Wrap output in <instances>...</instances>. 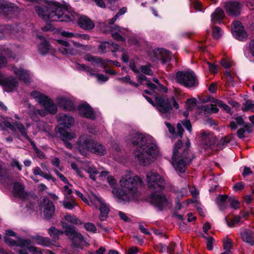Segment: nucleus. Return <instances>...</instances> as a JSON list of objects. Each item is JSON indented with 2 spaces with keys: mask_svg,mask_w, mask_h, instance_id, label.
<instances>
[{
  "mask_svg": "<svg viewBox=\"0 0 254 254\" xmlns=\"http://www.w3.org/2000/svg\"><path fill=\"white\" fill-rule=\"evenodd\" d=\"M9 195L15 198H20L23 200H26L29 196L27 191H10Z\"/></svg>",
  "mask_w": 254,
  "mask_h": 254,
  "instance_id": "obj_43",
  "label": "nucleus"
},
{
  "mask_svg": "<svg viewBox=\"0 0 254 254\" xmlns=\"http://www.w3.org/2000/svg\"><path fill=\"white\" fill-rule=\"evenodd\" d=\"M33 241H34L38 245L46 247H49L52 245L57 247H60V245L59 244H53L49 238L42 237L39 235H36L34 237H33Z\"/></svg>",
  "mask_w": 254,
  "mask_h": 254,
  "instance_id": "obj_33",
  "label": "nucleus"
},
{
  "mask_svg": "<svg viewBox=\"0 0 254 254\" xmlns=\"http://www.w3.org/2000/svg\"><path fill=\"white\" fill-rule=\"evenodd\" d=\"M126 140L136 147L133 155L141 165L150 164L158 155L159 149L156 142L154 138L148 134L133 133L126 137Z\"/></svg>",
  "mask_w": 254,
  "mask_h": 254,
  "instance_id": "obj_1",
  "label": "nucleus"
},
{
  "mask_svg": "<svg viewBox=\"0 0 254 254\" xmlns=\"http://www.w3.org/2000/svg\"><path fill=\"white\" fill-rule=\"evenodd\" d=\"M146 177L147 185L150 189H164L165 181L157 173L152 171L148 172Z\"/></svg>",
  "mask_w": 254,
  "mask_h": 254,
  "instance_id": "obj_11",
  "label": "nucleus"
},
{
  "mask_svg": "<svg viewBox=\"0 0 254 254\" xmlns=\"http://www.w3.org/2000/svg\"><path fill=\"white\" fill-rule=\"evenodd\" d=\"M229 203L232 208L238 209L240 207V203L235 197H230L229 198Z\"/></svg>",
  "mask_w": 254,
  "mask_h": 254,
  "instance_id": "obj_51",
  "label": "nucleus"
},
{
  "mask_svg": "<svg viewBox=\"0 0 254 254\" xmlns=\"http://www.w3.org/2000/svg\"><path fill=\"white\" fill-rule=\"evenodd\" d=\"M57 42L61 46V47L59 48V51L63 55L75 54L73 49L70 48V44L68 42L63 40H58Z\"/></svg>",
  "mask_w": 254,
  "mask_h": 254,
  "instance_id": "obj_31",
  "label": "nucleus"
},
{
  "mask_svg": "<svg viewBox=\"0 0 254 254\" xmlns=\"http://www.w3.org/2000/svg\"><path fill=\"white\" fill-rule=\"evenodd\" d=\"M59 133L62 137V140L64 142L65 146L69 149L72 148V144L68 142V140H71L76 137V135L73 132H69L62 127L59 128Z\"/></svg>",
  "mask_w": 254,
  "mask_h": 254,
  "instance_id": "obj_24",
  "label": "nucleus"
},
{
  "mask_svg": "<svg viewBox=\"0 0 254 254\" xmlns=\"http://www.w3.org/2000/svg\"><path fill=\"white\" fill-rule=\"evenodd\" d=\"M92 64L94 66H98L105 68L107 65V60H102L99 57H95Z\"/></svg>",
  "mask_w": 254,
  "mask_h": 254,
  "instance_id": "obj_47",
  "label": "nucleus"
},
{
  "mask_svg": "<svg viewBox=\"0 0 254 254\" xmlns=\"http://www.w3.org/2000/svg\"><path fill=\"white\" fill-rule=\"evenodd\" d=\"M73 191H67L64 194V198L62 203L64 207L67 209H72L77 205L76 202L75 201L74 198L72 195Z\"/></svg>",
  "mask_w": 254,
  "mask_h": 254,
  "instance_id": "obj_25",
  "label": "nucleus"
},
{
  "mask_svg": "<svg viewBox=\"0 0 254 254\" xmlns=\"http://www.w3.org/2000/svg\"><path fill=\"white\" fill-rule=\"evenodd\" d=\"M156 107L161 116L167 119L172 115V105L175 109H178L179 105L174 97L167 98L165 97L157 96L155 98Z\"/></svg>",
  "mask_w": 254,
  "mask_h": 254,
  "instance_id": "obj_5",
  "label": "nucleus"
},
{
  "mask_svg": "<svg viewBox=\"0 0 254 254\" xmlns=\"http://www.w3.org/2000/svg\"><path fill=\"white\" fill-rule=\"evenodd\" d=\"M201 140L204 148L208 149L214 145L215 142V137L210 132L206 130H201Z\"/></svg>",
  "mask_w": 254,
  "mask_h": 254,
  "instance_id": "obj_19",
  "label": "nucleus"
},
{
  "mask_svg": "<svg viewBox=\"0 0 254 254\" xmlns=\"http://www.w3.org/2000/svg\"><path fill=\"white\" fill-rule=\"evenodd\" d=\"M224 250H231L232 249V242L230 239H227L224 242Z\"/></svg>",
  "mask_w": 254,
  "mask_h": 254,
  "instance_id": "obj_63",
  "label": "nucleus"
},
{
  "mask_svg": "<svg viewBox=\"0 0 254 254\" xmlns=\"http://www.w3.org/2000/svg\"><path fill=\"white\" fill-rule=\"evenodd\" d=\"M224 17L225 13L224 11L220 7H217L211 14V21L213 23L219 22L221 21Z\"/></svg>",
  "mask_w": 254,
  "mask_h": 254,
  "instance_id": "obj_36",
  "label": "nucleus"
},
{
  "mask_svg": "<svg viewBox=\"0 0 254 254\" xmlns=\"http://www.w3.org/2000/svg\"><path fill=\"white\" fill-rule=\"evenodd\" d=\"M229 197L227 195H220L216 199V203L220 210L226 209L229 203Z\"/></svg>",
  "mask_w": 254,
  "mask_h": 254,
  "instance_id": "obj_37",
  "label": "nucleus"
},
{
  "mask_svg": "<svg viewBox=\"0 0 254 254\" xmlns=\"http://www.w3.org/2000/svg\"><path fill=\"white\" fill-rule=\"evenodd\" d=\"M153 54L156 59L161 61L163 64L168 63L171 60L169 52L164 49H155Z\"/></svg>",
  "mask_w": 254,
  "mask_h": 254,
  "instance_id": "obj_23",
  "label": "nucleus"
},
{
  "mask_svg": "<svg viewBox=\"0 0 254 254\" xmlns=\"http://www.w3.org/2000/svg\"><path fill=\"white\" fill-rule=\"evenodd\" d=\"M79 68H81V69H83L85 71H86L87 72H88L89 74L93 75L94 74V70L91 68H90L88 66H86L85 65L82 64H79Z\"/></svg>",
  "mask_w": 254,
  "mask_h": 254,
  "instance_id": "obj_57",
  "label": "nucleus"
},
{
  "mask_svg": "<svg viewBox=\"0 0 254 254\" xmlns=\"http://www.w3.org/2000/svg\"><path fill=\"white\" fill-rule=\"evenodd\" d=\"M119 183L121 187L128 190H135L144 184L141 178L137 176L132 178L129 173L123 175Z\"/></svg>",
  "mask_w": 254,
  "mask_h": 254,
  "instance_id": "obj_7",
  "label": "nucleus"
},
{
  "mask_svg": "<svg viewBox=\"0 0 254 254\" xmlns=\"http://www.w3.org/2000/svg\"><path fill=\"white\" fill-rule=\"evenodd\" d=\"M190 146V142L189 140L187 141L185 145H183L182 141L179 140L175 144L173 157L174 159H179L180 158H185L188 161L192 159V156L189 154V148Z\"/></svg>",
  "mask_w": 254,
  "mask_h": 254,
  "instance_id": "obj_10",
  "label": "nucleus"
},
{
  "mask_svg": "<svg viewBox=\"0 0 254 254\" xmlns=\"http://www.w3.org/2000/svg\"><path fill=\"white\" fill-rule=\"evenodd\" d=\"M92 147V148L91 149L90 151L98 155L102 156L106 153V147L101 144L94 142Z\"/></svg>",
  "mask_w": 254,
  "mask_h": 254,
  "instance_id": "obj_38",
  "label": "nucleus"
},
{
  "mask_svg": "<svg viewBox=\"0 0 254 254\" xmlns=\"http://www.w3.org/2000/svg\"><path fill=\"white\" fill-rule=\"evenodd\" d=\"M75 192L77 196L88 205H93L96 208L99 207L101 213L100 219L102 221L105 220L110 211V207L101 197L93 191H86V195L87 197L81 191H75Z\"/></svg>",
  "mask_w": 254,
  "mask_h": 254,
  "instance_id": "obj_3",
  "label": "nucleus"
},
{
  "mask_svg": "<svg viewBox=\"0 0 254 254\" xmlns=\"http://www.w3.org/2000/svg\"><path fill=\"white\" fill-rule=\"evenodd\" d=\"M241 218L239 216H235L234 217L231 222H229L227 218H225L226 221L227 222V224L229 227H233L236 224H238L240 221Z\"/></svg>",
  "mask_w": 254,
  "mask_h": 254,
  "instance_id": "obj_52",
  "label": "nucleus"
},
{
  "mask_svg": "<svg viewBox=\"0 0 254 254\" xmlns=\"http://www.w3.org/2000/svg\"><path fill=\"white\" fill-rule=\"evenodd\" d=\"M2 84L5 91L11 92L17 89L18 86V81L15 77L9 76L3 80Z\"/></svg>",
  "mask_w": 254,
  "mask_h": 254,
  "instance_id": "obj_20",
  "label": "nucleus"
},
{
  "mask_svg": "<svg viewBox=\"0 0 254 254\" xmlns=\"http://www.w3.org/2000/svg\"><path fill=\"white\" fill-rule=\"evenodd\" d=\"M139 71H141L142 73H144L147 75H152L153 72L150 68V64H148L144 65H141L139 68Z\"/></svg>",
  "mask_w": 254,
  "mask_h": 254,
  "instance_id": "obj_49",
  "label": "nucleus"
},
{
  "mask_svg": "<svg viewBox=\"0 0 254 254\" xmlns=\"http://www.w3.org/2000/svg\"><path fill=\"white\" fill-rule=\"evenodd\" d=\"M41 210L43 212L45 218L49 219L55 214V207L53 203L49 199L44 198L41 205Z\"/></svg>",
  "mask_w": 254,
  "mask_h": 254,
  "instance_id": "obj_13",
  "label": "nucleus"
},
{
  "mask_svg": "<svg viewBox=\"0 0 254 254\" xmlns=\"http://www.w3.org/2000/svg\"><path fill=\"white\" fill-rule=\"evenodd\" d=\"M37 37L41 40L38 45V51L41 55H46L52 50V48L49 42L42 36H37Z\"/></svg>",
  "mask_w": 254,
  "mask_h": 254,
  "instance_id": "obj_27",
  "label": "nucleus"
},
{
  "mask_svg": "<svg viewBox=\"0 0 254 254\" xmlns=\"http://www.w3.org/2000/svg\"><path fill=\"white\" fill-rule=\"evenodd\" d=\"M33 98L42 105L44 110H33V114H38L42 117H44L47 113L55 114L57 112V106L52 100L49 98L42 93L33 91Z\"/></svg>",
  "mask_w": 254,
  "mask_h": 254,
  "instance_id": "obj_4",
  "label": "nucleus"
},
{
  "mask_svg": "<svg viewBox=\"0 0 254 254\" xmlns=\"http://www.w3.org/2000/svg\"><path fill=\"white\" fill-rule=\"evenodd\" d=\"M111 31L113 38L118 40L125 41V39L121 36V34L124 35L127 31V29L117 25L111 26Z\"/></svg>",
  "mask_w": 254,
  "mask_h": 254,
  "instance_id": "obj_29",
  "label": "nucleus"
},
{
  "mask_svg": "<svg viewBox=\"0 0 254 254\" xmlns=\"http://www.w3.org/2000/svg\"><path fill=\"white\" fill-rule=\"evenodd\" d=\"M190 161H188L187 159L183 158H180L179 159H174L173 158L172 164L177 171L184 173L186 171L187 165Z\"/></svg>",
  "mask_w": 254,
  "mask_h": 254,
  "instance_id": "obj_26",
  "label": "nucleus"
},
{
  "mask_svg": "<svg viewBox=\"0 0 254 254\" xmlns=\"http://www.w3.org/2000/svg\"><path fill=\"white\" fill-rule=\"evenodd\" d=\"M16 240H13L11 238L5 237L4 240V242L9 246H17L21 248V249L18 252L19 254H29V252H32V244L30 240L20 237H16Z\"/></svg>",
  "mask_w": 254,
  "mask_h": 254,
  "instance_id": "obj_9",
  "label": "nucleus"
},
{
  "mask_svg": "<svg viewBox=\"0 0 254 254\" xmlns=\"http://www.w3.org/2000/svg\"><path fill=\"white\" fill-rule=\"evenodd\" d=\"M56 102L59 106L64 110L67 111H73L75 110L72 100L65 96L58 97Z\"/></svg>",
  "mask_w": 254,
  "mask_h": 254,
  "instance_id": "obj_16",
  "label": "nucleus"
},
{
  "mask_svg": "<svg viewBox=\"0 0 254 254\" xmlns=\"http://www.w3.org/2000/svg\"><path fill=\"white\" fill-rule=\"evenodd\" d=\"M35 10L38 15L43 19L49 21H71L74 19V16L65 14L67 6L56 1H49L47 6L40 7L35 6Z\"/></svg>",
  "mask_w": 254,
  "mask_h": 254,
  "instance_id": "obj_2",
  "label": "nucleus"
},
{
  "mask_svg": "<svg viewBox=\"0 0 254 254\" xmlns=\"http://www.w3.org/2000/svg\"><path fill=\"white\" fill-rule=\"evenodd\" d=\"M233 188L236 190H240L243 189H248V188L246 187L243 183L239 182L236 183L234 186Z\"/></svg>",
  "mask_w": 254,
  "mask_h": 254,
  "instance_id": "obj_64",
  "label": "nucleus"
},
{
  "mask_svg": "<svg viewBox=\"0 0 254 254\" xmlns=\"http://www.w3.org/2000/svg\"><path fill=\"white\" fill-rule=\"evenodd\" d=\"M114 198L116 200L120 203H125L129 202L130 200V196L129 193L132 191H112ZM137 191H132V192H136Z\"/></svg>",
  "mask_w": 254,
  "mask_h": 254,
  "instance_id": "obj_30",
  "label": "nucleus"
},
{
  "mask_svg": "<svg viewBox=\"0 0 254 254\" xmlns=\"http://www.w3.org/2000/svg\"><path fill=\"white\" fill-rule=\"evenodd\" d=\"M78 23L81 28L85 30L92 29L94 27V23L85 16L78 18Z\"/></svg>",
  "mask_w": 254,
  "mask_h": 254,
  "instance_id": "obj_32",
  "label": "nucleus"
},
{
  "mask_svg": "<svg viewBox=\"0 0 254 254\" xmlns=\"http://www.w3.org/2000/svg\"><path fill=\"white\" fill-rule=\"evenodd\" d=\"M78 110L79 114L84 117L91 120L95 119V114L91 107L87 104H82L78 106Z\"/></svg>",
  "mask_w": 254,
  "mask_h": 254,
  "instance_id": "obj_22",
  "label": "nucleus"
},
{
  "mask_svg": "<svg viewBox=\"0 0 254 254\" xmlns=\"http://www.w3.org/2000/svg\"><path fill=\"white\" fill-rule=\"evenodd\" d=\"M6 57L13 59L15 58V56H12L11 51H9L8 49L6 52L4 51L3 52L1 51V53L0 52V68L6 65L7 64Z\"/></svg>",
  "mask_w": 254,
  "mask_h": 254,
  "instance_id": "obj_40",
  "label": "nucleus"
},
{
  "mask_svg": "<svg viewBox=\"0 0 254 254\" xmlns=\"http://www.w3.org/2000/svg\"><path fill=\"white\" fill-rule=\"evenodd\" d=\"M85 243L83 237H82V241L79 239H73L72 240V248H80L82 249L83 244Z\"/></svg>",
  "mask_w": 254,
  "mask_h": 254,
  "instance_id": "obj_48",
  "label": "nucleus"
},
{
  "mask_svg": "<svg viewBox=\"0 0 254 254\" xmlns=\"http://www.w3.org/2000/svg\"><path fill=\"white\" fill-rule=\"evenodd\" d=\"M245 123L242 116H239L235 118V121H231L230 124V127L232 130H236L237 128V125L240 126H244Z\"/></svg>",
  "mask_w": 254,
  "mask_h": 254,
  "instance_id": "obj_41",
  "label": "nucleus"
},
{
  "mask_svg": "<svg viewBox=\"0 0 254 254\" xmlns=\"http://www.w3.org/2000/svg\"><path fill=\"white\" fill-rule=\"evenodd\" d=\"M18 7L6 0H0V15L8 17L9 14L18 10Z\"/></svg>",
  "mask_w": 254,
  "mask_h": 254,
  "instance_id": "obj_14",
  "label": "nucleus"
},
{
  "mask_svg": "<svg viewBox=\"0 0 254 254\" xmlns=\"http://www.w3.org/2000/svg\"><path fill=\"white\" fill-rule=\"evenodd\" d=\"M243 107L242 108V110L243 111H251L252 112H254V103L251 100L246 101L243 103Z\"/></svg>",
  "mask_w": 254,
  "mask_h": 254,
  "instance_id": "obj_44",
  "label": "nucleus"
},
{
  "mask_svg": "<svg viewBox=\"0 0 254 254\" xmlns=\"http://www.w3.org/2000/svg\"><path fill=\"white\" fill-rule=\"evenodd\" d=\"M16 127L18 129V130L21 133V134L23 135H26V128L24 126L20 123H17L15 125Z\"/></svg>",
  "mask_w": 254,
  "mask_h": 254,
  "instance_id": "obj_62",
  "label": "nucleus"
},
{
  "mask_svg": "<svg viewBox=\"0 0 254 254\" xmlns=\"http://www.w3.org/2000/svg\"><path fill=\"white\" fill-rule=\"evenodd\" d=\"M213 35L216 39L219 38L222 35V31L221 28L218 26L213 27Z\"/></svg>",
  "mask_w": 254,
  "mask_h": 254,
  "instance_id": "obj_53",
  "label": "nucleus"
},
{
  "mask_svg": "<svg viewBox=\"0 0 254 254\" xmlns=\"http://www.w3.org/2000/svg\"><path fill=\"white\" fill-rule=\"evenodd\" d=\"M33 149L34 150L35 153L37 157H38L40 159H43L44 158L45 155L44 153L38 148L36 146L35 144L33 142Z\"/></svg>",
  "mask_w": 254,
  "mask_h": 254,
  "instance_id": "obj_58",
  "label": "nucleus"
},
{
  "mask_svg": "<svg viewBox=\"0 0 254 254\" xmlns=\"http://www.w3.org/2000/svg\"><path fill=\"white\" fill-rule=\"evenodd\" d=\"M48 234L53 239L58 240L59 239L60 236L64 234V232L55 227H51L48 230Z\"/></svg>",
  "mask_w": 254,
  "mask_h": 254,
  "instance_id": "obj_42",
  "label": "nucleus"
},
{
  "mask_svg": "<svg viewBox=\"0 0 254 254\" xmlns=\"http://www.w3.org/2000/svg\"><path fill=\"white\" fill-rule=\"evenodd\" d=\"M34 174L35 175H40L48 180H50L52 178L49 172H43L38 167H36L35 168L34 170Z\"/></svg>",
  "mask_w": 254,
  "mask_h": 254,
  "instance_id": "obj_45",
  "label": "nucleus"
},
{
  "mask_svg": "<svg viewBox=\"0 0 254 254\" xmlns=\"http://www.w3.org/2000/svg\"><path fill=\"white\" fill-rule=\"evenodd\" d=\"M94 141L91 138L90 136L87 135H83L81 136L77 142V148L80 151L82 150L89 151L92 148V146L93 145Z\"/></svg>",
  "mask_w": 254,
  "mask_h": 254,
  "instance_id": "obj_18",
  "label": "nucleus"
},
{
  "mask_svg": "<svg viewBox=\"0 0 254 254\" xmlns=\"http://www.w3.org/2000/svg\"><path fill=\"white\" fill-rule=\"evenodd\" d=\"M12 71L20 79L25 83H29L30 79L29 73L25 69L16 66L12 67Z\"/></svg>",
  "mask_w": 254,
  "mask_h": 254,
  "instance_id": "obj_28",
  "label": "nucleus"
},
{
  "mask_svg": "<svg viewBox=\"0 0 254 254\" xmlns=\"http://www.w3.org/2000/svg\"><path fill=\"white\" fill-rule=\"evenodd\" d=\"M242 5L238 1H230L227 2L224 6L227 13L231 16H237L240 14Z\"/></svg>",
  "mask_w": 254,
  "mask_h": 254,
  "instance_id": "obj_17",
  "label": "nucleus"
},
{
  "mask_svg": "<svg viewBox=\"0 0 254 254\" xmlns=\"http://www.w3.org/2000/svg\"><path fill=\"white\" fill-rule=\"evenodd\" d=\"M111 46V43L108 42H104L101 43L99 49L100 51L103 53H105L108 49H110V47Z\"/></svg>",
  "mask_w": 254,
  "mask_h": 254,
  "instance_id": "obj_56",
  "label": "nucleus"
},
{
  "mask_svg": "<svg viewBox=\"0 0 254 254\" xmlns=\"http://www.w3.org/2000/svg\"><path fill=\"white\" fill-rule=\"evenodd\" d=\"M83 169L89 174L91 179L95 181L96 176L99 173L95 167L93 166L90 163L87 162L83 166Z\"/></svg>",
  "mask_w": 254,
  "mask_h": 254,
  "instance_id": "obj_35",
  "label": "nucleus"
},
{
  "mask_svg": "<svg viewBox=\"0 0 254 254\" xmlns=\"http://www.w3.org/2000/svg\"><path fill=\"white\" fill-rule=\"evenodd\" d=\"M232 32L233 36L239 40L243 41L245 40L247 36L244 27L239 21H235L233 22Z\"/></svg>",
  "mask_w": 254,
  "mask_h": 254,
  "instance_id": "obj_15",
  "label": "nucleus"
},
{
  "mask_svg": "<svg viewBox=\"0 0 254 254\" xmlns=\"http://www.w3.org/2000/svg\"><path fill=\"white\" fill-rule=\"evenodd\" d=\"M149 201L152 205L161 211L171 207V201L161 191H153L149 197Z\"/></svg>",
  "mask_w": 254,
  "mask_h": 254,
  "instance_id": "obj_8",
  "label": "nucleus"
},
{
  "mask_svg": "<svg viewBox=\"0 0 254 254\" xmlns=\"http://www.w3.org/2000/svg\"><path fill=\"white\" fill-rule=\"evenodd\" d=\"M76 35L77 33H72V32H69L67 31H62L61 32V35L63 37H65L66 38H76Z\"/></svg>",
  "mask_w": 254,
  "mask_h": 254,
  "instance_id": "obj_60",
  "label": "nucleus"
},
{
  "mask_svg": "<svg viewBox=\"0 0 254 254\" xmlns=\"http://www.w3.org/2000/svg\"><path fill=\"white\" fill-rule=\"evenodd\" d=\"M183 125L186 127V128L190 132L191 131V125L190 120H185L182 122Z\"/></svg>",
  "mask_w": 254,
  "mask_h": 254,
  "instance_id": "obj_61",
  "label": "nucleus"
},
{
  "mask_svg": "<svg viewBox=\"0 0 254 254\" xmlns=\"http://www.w3.org/2000/svg\"><path fill=\"white\" fill-rule=\"evenodd\" d=\"M63 227L65 229L64 234L68 236L71 240L73 239H79L82 241V235L77 232L74 227H71L66 223L63 222L62 223Z\"/></svg>",
  "mask_w": 254,
  "mask_h": 254,
  "instance_id": "obj_21",
  "label": "nucleus"
},
{
  "mask_svg": "<svg viewBox=\"0 0 254 254\" xmlns=\"http://www.w3.org/2000/svg\"><path fill=\"white\" fill-rule=\"evenodd\" d=\"M213 104H207L200 107V109L206 113H216L218 112L219 109L216 106H219L223 108L227 113H230V108L227 105L223 103L222 101L214 99Z\"/></svg>",
  "mask_w": 254,
  "mask_h": 254,
  "instance_id": "obj_12",
  "label": "nucleus"
},
{
  "mask_svg": "<svg viewBox=\"0 0 254 254\" xmlns=\"http://www.w3.org/2000/svg\"><path fill=\"white\" fill-rule=\"evenodd\" d=\"M85 229L89 232L95 233L96 231V228L95 225L92 223H86L84 224Z\"/></svg>",
  "mask_w": 254,
  "mask_h": 254,
  "instance_id": "obj_54",
  "label": "nucleus"
},
{
  "mask_svg": "<svg viewBox=\"0 0 254 254\" xmlns=\"http://www.w3.org/2000/svg\"><path fill=\"white\" fill-rule=\"evenodd\" d=\"M254 233L250 230H245L241 233L242 239L243 241L253 246L254 245Z\"/></svg>",
  "mask_w": 254,
  "mask_h": 254,
  "instance_id": "obj_39",
  "label": "nucleus"
},
{
  "mask_svg": "<svg viewBox=\"0 0 254 254\" xmlns=\"http://www.w3.org/2000/svg\"><path fill=\"white\" fill-rule=\"evenodd\" d=\"M61 125L66 128H70L74 122V118L68 115H61L58 119Z\"/></svg>",
  "mask_w": 254,
  "mask_h": 254,
  "instance_id": "obj_34",
  "label": "nucleus"
},
{
  "mask_svg": "<svg viewBox=\"0 0 254 254\" xmlns=\"http://www.w3.org/2000/svg\"><path fill=\"white\" fill-rule=\"evenodd\" d=\"M64 219L69 223L73 224H80V221L75 216L71 215L70 214H66L64 216Z\"/></svg>",
  "mask_w": 254,
  "mask_h": 254,
  "instance_id": "obj_46",
  "label": "nucleus"
},
{
  "mask_svg": "<svg viewBox=\"0 0 254 254\" xmlns=\"http://www.w3.org/2000/svg\"><path fill=\"white\" fill-rule=\"evenodd\" d=\"M126 11L127 8L126 7H123L120 9L115 16L110 20L109 24H113L120 16L125 13Z\"/></svg>",
  "mask_w": 254,
  "mask_h": 254,
  "instance_id": "obj_50",
  "label": "nucleus"
},
{
  "mask_svg": "<svg viewBox=\"0 0 254 254\" xmlns=\"http://www.w3.org/2000/svg\"><path fill=\"white\" fill-rule=\"evenodd\" d=\"M24 186L19 182H15L13 184V190H24Z\"/></svg>",
  "mask_w": 254,
  "mask_h": 254,
  "instance_id": "obj_59",
  "label": "nucleus"
},
{
  "mask_svg": "<svg viewBox=\"0 0 254 254\" xmlns=\"http://www.w3.org/2000/svg\"><path fill=\"white\" fill-rule=\"evenodd\" d=\"M107 181L110 186L113 188L115 189L117 186V182L114 177L108 176L107 177Z\"/></svg>",
  "mask_w": 254,
  "mask_h": 254,
  "instance_id": "obj_55",
  "label": "nucleus"
},
{
  "mask_svg": "<svg viewBox=\"0 0 254 254\" xmlns=\"http://www.w3.org/2000/svg\"><path fill=\"white\" fill-rule=\"evenodd\" d=\"M176 81L188 88H194L198 85L197 78L191 70L179 71L176 74Z\"/></svg>",
  "mask_w": 254,
  "mask_h": 254,
  "instance_id": "obj_6",
  "label": "nucleus"
}]
</instances>
